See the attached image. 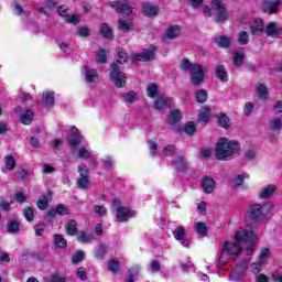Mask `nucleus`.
Segmentation results:
<instances>
[{
    "instance_id": "obj_55",
    "label": "nucleus",
    "mask_w": 282,
    "mask_h": 282,
    "mask_svg": "<svg viewBox=\"0 0 282 282\" xmlns=\"http://www.w3.org/2000/svg\"><path fill=\"white\" fill-rule=\"evenodd\" d=\"M118 57L120 58L119 61L122 62V65L126 63H129V56L127 55V52H124L123 48H118Z\"/></svg>"
},
{
    "instance_id": "obj_33",
    "label": "nucleus",
    "mask_w": 282,
    "mask_h": 282,
    "mask_svg": "<svg viewBox=\"0 0 282 282\" xmlns=\"http://www.w3.org/2000/svg\"><path fill=\"white\" fill-rule=\"evenodd\" d=\"M269 129L271 131H281L282 129V119L280 117H275L269 121Z\"/></svg>"
},
{
    "instance_id": "obj_49",
    "label": "nucleus",
    "mask_w": 282,
    "mask_h": 282,
    "mask_svg": "<svg viewBox=\"0 0 282 282\" xmlns=\"http://www.w3.org/2000/svg\"><path fill=\"white\" fill-rule=\"evenodd\" d=\"M6 166L8 171H13L14 166H17V160H14L13 155L6 156Z\"/></svg>"
},
{
    "instance_id": "obj_35",
    "label": "nucleus",
    "mask_w": 282,
    "mask_h": 282,
    "mask_svg": "<svg viewBox=\"0 0 282 282\" xmlns=\"http://www.w3.org/2000/svg\"><path fill=\"white\" fill-rule=\"evenodd\" d=\"M194 230L197 235H200V237H206L208 227L206 226V223L198 221L195 224Z\"/></svg>"
},
{
    "instance_id": "obj_15",
    "label": "nucleus",
    "mask_w": 282,
    "mask_h": 282,
    "mask_svg": "<svg viewBox=\"0 0 282 282\" xmlns=\"http://www.w3.org/2000/svg\"><path fill=\"white\" fill-rule=\"evenodd\" d=\"M155 58V48H145L141 53L134 55V61H142L149 63Z\"/></svg>"
},
{
    "instance_id": "obj_16",
    "label": "nucleus",
    "mask_w": 282,
    "mask_h": 282,
    "mask_svg": "<svg viewBox=\"0 0 282 282\" xmlns=\"http://www.w3.org/2000/svg\"><path fill=\"white\" fill-rule=\"evenodd\" d=\"M279 6H281V0H276L275 2L265 0L262 3V10L267 12V14H276L279 11Z\"/></svg>"
},
{
    "instance_id": "obj_43",
    "label": "nucleus",
    "mask_w": 282,
    "mask_h": 282,
    "mask_svg": "<svg viewBox=\"0 0 282 282\" xmlns=\"http://www.w3.org/2000/svg\"><path fill=\"white\" fill-rule=\"evenodd\" d=\"M54 243L57 248H67V239L61 234L54 236Z\"/></svg>"
},
{
    "instance_id": "obj_40",
    "label": "nucleus",
    "mask_w": 282,
    "mask_h": 282,
    "mask_svg": "<svg viewBox=\"0 0 282 282\" xmlns=\"http://www.w3.org/2000/svg\"><path fill=\"white\" fill-rule=\"evenodd\" d=\"M181 34V30H180V26L177 25H174V26H170L166 31V36L167 39H177V36H180Z\"/></svg>"
},
{
    "instance_id": "obj_9",
    "label": "nucleus",
    "mask_w": 282,
    "mask_h": 282,
    "mask_svg": "<svg viewBox=\"0 0 282 282\" xmlns=\"http://www.w3.org/2000/svg\"><path fill=\"white\" fill-rule=\"evenodd\" d=\"M110 8H112L118 14H127V17H131L133 14V7L127 3H120L118 1H113L109 3Z\"/></svg>"
},
{
    "instance_id": "obj_46",
    "label": "nucleus",
    "mask_w": 282,
    "mask_h": 282,
    "mask_svg": "<svg viewBox=\"0 0 282 282\" xmlns=\"http://www.w3.org/2000/svg\"><path fill=\"white\" fill-rule=\"evenodd\" d=\"M23 215L26 221H34V207H25L23 209Z\"/></svg>"
},
{
    "instance_id": "obj_31",
    "label": "nucleus",
    "mask_w": 282,
    "mask_h": 282,
    "mask_svg": "<svg viewBox=\"0 0 282 282\" xmlns=\"http://www.w3.org/2000/svg\"><path fill=\"white\" fill-rule=\"evenodd\" d=\"M32 120H34V112L30 109L25 110L20 117L22 124H32Z\"/></svg>"
},
{
    "instance_id": "obj_24",
    "label": "nucleus",
    "mask_w": 282,
    "mask_h": 282,
    "mask_svg": "<svg viewBox=\"0 0 282 282\" xmlns=\"http://www.w3.org/2000/svg\"><path fill=\"white\" fill-rule=\"evenodd\" d=\"M243 58H246V51H243V48L236 51L232 61L235 67H241V65H243Z\"/></svg>"
},
{
    "instance_id": "obj_11",
    "label": "nucleus",
    "mask_w": 282,
    "mask_h": 282,
    "mask_svg": "<svg viewBox=\"0 0 282 282\" xmlns=\"http://www.w3.org/2000/svg\"><path fill=\"white\" fill-rule=\"evenodd\" d=\"M141 8L143 10L144 17H149L150 19H153V17H158L160 12V7L151 2H143L141 4Z\"/></svg>"
},
{
    "instance_id": "obj_28",
    "label": "nucleus",
    "mask_w": 282,
    "mask_h": 282,
    "mask_svg": "<svg viewBox=\"0 0 282 282\" xmlns=\"http://www.w3.org/2000/svg\"><path fill=\"white\" fill-rule=\"evenodd\" d=\"M122 99L126 105H133V102H137L138 100V94L133 90L124 93Z\"/></svg>"
},
{
    "instance_id": "obj_53",
    "label": "nucleus",
    "mask_w": 282,
    "mask_h": 282,
    "mask_svg": "<svg viewBox=\"0 0 282 282\" xmlns=\"http://www.w3.org/2000/svg\"><path fill=\"white\" fill-rule=\"evenodd\" d=\"M139 274H140V268L138 267H134L128 270V279L131 281H133V279H138Z\"/></svg>"
},
{
    "instance_id": "obj_51",
    "label": "nucleus",
    "mask_w": 282,
    "mask_h": 282,
    "mask_svg": "<svg viewBox=\"0 0 282 282\" xmlns=\"http://www.w3.org/2000/svg\"><path fill=\"white\" fill-rule=\"evenodd\" d=\"M175 166L177 171H186V161L184 158L178 156L175 162Z\"/></svg>"
},
{
    "instance_id": "obj_42",
    "label": "nucleus",
    "mask_w": 282,
    "mask_h": 282,
    "mask_svg": "<svg viewBox=\"0 0 282 282\" xmlns=\"http://www.w3.org/2000/svg\"><path fill=\"white\" fill-rule=\"evenodd\" d=\"M218 126L223 127V129H228V127H230V118L221 112L218 117Z\"/></svg>"
},
{
    "instance_id": "obj_20",
    "label": "nucleus",
    "mask_w": 282,
    "mask_h": 282,
    "mask_svg": "<svg viewBox=\"0 0 282 282\" xmlns=\"http://www.w3.org/2000/svg\"><path fill=\"white\" fill-rule=\"evenodd\" d=\"M64 228L66 230V235L69 237H75V235H78V223L76 220L70 219L65 225Z\"/></svg>"
},
{
    "instance_id": "obj_2",
    "label": "nucleus",
    "mask_w": 282,
    "mask_h": 282,
    "mask_svg": "<svg viewBox=\"0 0 282 282\" xmlns=\"http://www.w3.org/2000/svg\"><path fill=\"white\" fill-rule=\"evenodd\" d=\"M239 151H241L239 142L236 140L230 141L227 138H220L216 143L215 155L217 160L226 161L239 154Z\"/></svg>"
},
{
    "instance_id": "obj_21",
    "label": "nucleus",
    "mask_w": 282,
    "mask_h": 282,
    "mask_svg": "<svg viewBox=\"0 0 282 282\" xmlns=\"http://www.w3.org/2000/svg\"><path fill=\"white\" fill-rule=\"evenodd\" d=\"M52 199V192H47L46 195H43L36 202V206L40 210H45L50 205V200Z\"/></svg>"
},
{
    "instance_id": "obj_61",
    "label": "nucleus",
    "mask_w": 282,
    "mask_h": 282,
    "mask_svg": "<svg viewBox=\"0 0 282 282\" xmlns=\"http://www.w3.org/2000/svg\"><path fill=\"white\" fill-rule=\"evenodd\" d=\"M218 263L219 265H226V263H228V253L225 251V249H223L220 252Z\"/></svg>"
},
{
    "instance_id": "obj_34",
    "label": "nucleus",
    "mask_w": 282,
    "mask_h": 282,
    "mask_svg": "<svg viewBox=\"0 0 282 282\" xmlns=\"http://www.w3.org/2000/svg\"><path fill=\"white\" fill-rule=\"evenodd\" d=\"M94 239V234H87L85 231H80V234L77 236V241H79V243H91Z\"/></svg>"
},
{
    "instance_id": "obj_56",
    "label": "nucleus",
    "mask_w": 282,
    "mask_h": 282,
    "mask_svg": "<svg viewBox=\"0 0 282 282\" xmlns=\"http://www.w3.org/2000/svg\"><path fill=\"white\" fill-rule=\"evenodd\" d=\"M108 268L110 270V272H118V270H120V262H118L117 260H110L108 263Z\"/></svg>"
},
{
    "instance_id": "obj_29",
    "label": "nucleus",
    "mask_w": 282,
    "mask_h": 282,
    "mask_svg": "<svg viewBox=\"0 0 282 282\" xmlns=\"http://www.w3.org/2000/svg\"><path fill=\"white\" fill-rule=\"evenodd\" d=\"M42 102L46 108L54 107V93H44L42 95Z\"/></svg>"
},
{
    "instance_id": "obj_1",
    "label": "nucleus",
    "mask_w": 282,
    "mask_h": 282,
    "mask_svg": "<svg viewBox=\"0 0 282 282\" xmlns=\"http://www.w3.org/2000/svg\"><path fill=\"white\" fill-rule=\"evenodd\" d=\"M274 206L272 203L268 202L263 205L252 204L245 213L246 227H239L235 239L238 241H243L247 246L248 254H252L257 250V242L259 241V236L254 230H257L259 221L265 219L268 215H272Z\"/></svg>"
},
{
    "instance_id": "obj_4",
    "label": "nucleus",
    "mask_w": 282,
    "mask_h": 282,
    "mask_svg": "<svg viewBox=\"0 0 282 282\" xmlns=\"http://www.w3.org/2000/svg\"><path fill=\"white\" fill-rule=\"evenodd\" d=\"M120 65H122L120 59L110 65V80L119 88L127 85V75L120 69Z\"/></svg>"
},
{
    "instance_id": "obj_48",
    "label": "nucleus",
    "mask_w": 282,
    "mask_h": 282,
    "mask_svg": "<svg viewBox=\"0 0 282 282\" xmlns=\"http://www.w3.org/2000/svg\"><path fill=\"white\" fill-rule=\"evenodd\" d=\"M184 131L187 135H193L197 131V128L193 121H188L184 127Z\"/></svg>"
},
{
    "instance_id": "obj_23",
    "label": "nucleus",
    "mask_w": 282,
    "mask_h": 282,
    "mask_svg": "<svg viewBox=\"0 0 282 282\" xmlns=\"http://www.w3.org/2000/svg\"><path fill=\"white\" fill-rule=\"evenodd\" d=\"M215 43L218 47L226 50V48L230 47V43H232V40L230 37H228V35H220L215 39Z\"/></svg>"
},
{
    "instance_id": "obj_27",
    "label": "nucleus",
    "mask_w": 282,
    "mask_h": 282,
    "mask_svg": "<svg viewBox=\"0 0 282 282\" xmlns=\"http://www.w3.org/2000/svg\"><path fill=\"white\" fill-rule=\"evenodd\" d=\"M210 106L203 107L198 112V121L199 122H208L210 118Z\"/></svg>"
},
{
    "instance_id": "obj_13",
    "label": "nucleus",
    "mask_w": 282,
    "mask_h": 282,
    "mask_svg": "<svg viewBox=\"0 0 282 282\" xmlns=\"http://www.w3.org/2000/svg\"><path fill=\"white\" fill-rule=\"evenodd\" d=\"M249 261L245 260L241 265L237 267L230 272V279L231 281H241V276H243V272L248 270Z\"/></svg>"
},
{
    "instance_id": "obj_54",
    "label": "nucleus",
    "mask_w": 282,
    "mask_h": 282,
    "mask_svg": "<svg viewBox=\"0 0 282 282\" xmlns=\"http://www.w3.org/2000/svg\"><path fill=\"white\" fill-rule=\"evenodd\" d=\"M268 257H270V249L264 248L260 251L259 261L261 263H265V261H268Z\"/></svg>"
},
{
    "instance_id": "obj_58",
    "label": "nucleus",
    "mask_w": 282,
    "mask_h": 282,
    "mask_svg": "<svg viewBox=\"0 0 282 282\" xmlns=\"http://www.w3.org/2000/svg\"><path fill=\"white\" fill-rule=\"evenodd\" d=\"M181 69L183 72H192L193 70V64H191V61L188 59H183L182 63H181Z\"/></svg>"
},
{
    "instance_id": "obj_44",
    "label": "nucleus",
    "mask_w": 282,
    "mask_h": 282,
    "mask_svg": "<svg viewBox=\"0 0 282 282\" xmlns=\"http://www.w3.org/2000/svg\"><path fill=\"white\" fill-rule=\"evenodd\" d=\"M96 62L100 63L101 65H105L107 63V51L105 48H101L96 55H95Z\"/></svg>"
},
{
    "instance_id": "obj_50",
    "label": "nucleus",
    "mask_w": 282,
    "mask_h": 282,
    "mask_svg": "<svg viewBox=\"0 0 282 282\" xmlns=\"http://www.w3.org/2000/svg\"><path fill=\"white\" fill-rule=\"evenodd\" d=\"M78 158L80 160H89V158H91V152L86 150L85 148H79L78 149Z\"/></svg>"
},
{
    "instance_id": "obj_18",
    "label": "nucleus",
    "mask_w": 282,
    "mask_h": 282,
    "mask_svg": "<svg viewBox=\"0 0 282 282\" xmlns=\"http://www.w3.org/2000/svg\"><path fill=\"white\" fill-rule=\"evenodd\" d=\"M173 105V99L171 98H164V97H159L154 101V109L158 111H162V109H169Z\"/></svg>"
},
{
    "instance_id": "obj_12",
    "label": "nucleus",
    "mask_w": 282,
    "mask_h": 282,
    "mask_svg": "<svg viewBox=\"0 0 282 282\" xmlns=\"http://www.w3.org/2000/svg\"><path fill=\"white\" fill-rule=\"evenodd\" d=\"M116 217L117 221L122 224L124 221H129L130 217H135V212H131L129 207H122L117 209Z\"/></svg>"
},
{
    "instance_id": "obj_41",
    "label": "nucleus",
    "mask_w": 282,
    "mask_h": 282,
    "mask_svg": "<svg viewBox=\"0 0 282 282\" xmlns=\"http://www.w3.org/2000/svg\"><path fill=\"white\" fill-rule=\"evenodd\" d=\"M196 101L203 105V102H206L208 100V91L206 89H199L195 94Z\"/></svg>"
},
{
    "instance_id": "obj_19",
    "label": "nucleus",
    "mask_w": 282,
    "mask_h": 282,
    "mask_svg": "<svg viewBox=\"0 0 282 282\" xmlns=\"http://www.w3.org/2000/svg\"><path fill=\"white\" fill-rule=\"evenodd\" d=\"M202 188L204 193L210 195V193L215 191V180H213L210 176H205L202 181Z\"/></svg>"
},
{
    "instance_id": "obj_37",
    "label": "nucleus",
    "mask_w": 282,
    "mask_h": 282,
    "mask_svg": "<svg viewBox=\"0 0 282 282\" xmlns=\"http://www.w3.org/2000/svg\"><path fill=\"white\" fill-rule=\"evenodd\" d=\"M180 120H182V112L180 110H173L167 118L169 124H177Z\"/></svg>"
},
{
    "instance_id": "obj_6",
    "label": "nucleus",
    "mask_w": 282,
    "mask_h": 282,
    "mask_svg": "<svg viewBox=\"0 0 282 282\" xmlns=\"http://www.w3.org/2000/svg\"><path fill=\"white\" fill-rule=\"evenodd\" d=\"M236 241L237 242L226 241L224 243L223 250H225L226 253L229 254L230 257H237L238 254H241V245H239V243H243L246 246L247 254H250V253H248V245H246V242H243V240L236 239Z\"/></svg>"
},
{
    "instance_id": "obj_59",
    "label": "nucleus",
    "mask_w": 282,
    "mask_h": 282,
    "mask_svg": "<svg viewBox=\"0 0 282 282\" xmlns=\"http://www.w3.org/2000/svg\"><path fill=\"white\" fill-rule=\"evenodd\" d=\"M76 276L82 281H87V270H85L83 267L78 268L76 271Z\"/></svg>"
},
{
    "instance_id": "obj_7",
    "label": "nucleus",
    "mask_w": 282,
    "mask_h": 282,
    "mask_svg": "<svg viewBox=\"0 0 282 282\" xmlns=\"http://www.w3.org/2000/svg\"><path fill=\"white\" fill-rule=\"evenodd\" d=\"M189 78L195 87H199L204 83V67L200 64H193Z\"/></svg>"
},
{
    "instance_id": "obj_22",
    "label": "nucleus",
    "mask_w": 282,
    "mask_h": 282,
    "mask_svg": "<svg viewBox=\"0 0 282 282\" xmlns=\"http://www.w3.org/2000/svg\"><path fill=\"white\" fill-rule=\"evenodd\" d=\"M256 91L258 94L259 100H268L269 91H268V86H265V84L257 83Z\"/></svg>"
},
{
    "instance_id": "obj_63",
    "label": "nucleus",
    "mask_w": 282,
    "mask_h": 282,
    "mask_svg": "<svg viewBox=\"0 0 282 282\" xmlns=\"http://www.w3.org/2000/svg\"><path fill=\"white\" fill-rule=\"evenodd\" d=\"M77 36L87 39V36H89V29L87 26H79L77 31Z\"/></svg>"
},
{
    "instance_id": "obj_5",
    "label": "nucleus",
    "mask_w": 282,
    "mask_h": 282,
    "mask_svg": "<svg viewBox=\"0 0 282 282\" xmlns=\"http://www.w3.org/2000/svg\"><path fill=\"white\" fill-rule=\"evenodd\" d=\"M79 177L77 178V186L82 191H89L91 188V180L89 178V169L85 164L77 166Z\"/></svg>"
},
{
    "instance_id": "obj_38",
    "label": "nucleus",
    "mask_w": 282,
    "mask_h": 282,
    "mask_svg": "<svg viewBox=\"0 0 282 282\" xmlns=\"http://www.w3.org/2000/svg\"><path fill=\"white\" fill-rule=\"evenodd\" d=\"M256 23L257 25L251 26V34H253V36H261V34H263V21L257 20Z\"/></svg>"
},
{
    "instance_id": "obj_30",
    "label": "nucleus",
    "mask_w": 282,
    "mask_h": 282,
    "mask_svg": "<svg viewBox=\"0 0 282 282\" xmlns=\"http://www.w3.org/2000/svg\"><path fill=\"white\" fill-rule=\"evenodd\" d=\"M7 230L11 235H17V232H20L21 226H20L19 221H17V220H9L7 223Z\"/></svg>"
},
{
    "instance_id": "obj_26",
    "label": "nucleus",
    "mask_w": 282,
    "mask_h": 282,
    "mask_svg": "<svg viewBox=\"0 0 282 282\" xmlns=\"http://www.w3.org/2000/svg\"><path fill=\"white\" fill-rule=\"evenodd\" d=\"M117 23H118V29L121 32H129L131 30V26L133 25L130 18H128L126 20L120 18V19H118Z\"/></svg>"
},
{
    "instance_id": "obj_14",
    "label": "nucleus",
    "mask_w": 282,
    "mask_h": 282,
    "mask_svg": "<svg viewBox=\"0 0 282 282\" xmlns=\"http://www.w3.org/2000/svg\"><path fill=\"white\" fill-rule=\"evenodd\" d=\"M173 237L176 239V241H180L184 248H188L189 242L188 239H186V230L184 227L178 226L173 231Z\"/></svg>"
},
{
    "instance_id": "obj_36",
    "label": "nucleus",
    "mask_w": 282,
    "mask_h": 282,
    "mask_svg": "<svg viewBox=\"0 0 282 282\" xmlns=\"http://www.w3.org/2000/svg\"><path fill=\"white\" fill-rule=\"evenodd\" d=\"M85 76L87 83H96L98 80V70L86 67Z\"/></svg>"
},
{
    "instance_id": "obj_3",
    "label": "nucleus",
    "mask_w": 282,
    "mask_h": 282,
    "mask_svg": "<svg viewBox=\"0 0 282 282\" xmlns=\"http://www.w3.org/2000/svg\"><path fill=\"white\" fill-rule=\"evenodd\" d=\"M210 7L216 23H226L230 19V13L223 0H212Z\"/></svg>"
},
{
    "instance_id": "obj_39",
    "label": "nucleus",
    "mask_w": 282,
    "mask_h": 282,
    "mask_svg": "<svg viewBox=\"0 0 282 282\" xmlns=\"http://www.w3.org/2000/svg\"><path fill=\"white\" fill-rule=\"evenodd\" d=\"M237 42L240 45H248L250 43V35L246 31H240L237 36Z\"/></svg>"
},
{
    "instance_id": "obj_57",
    "label": "nucleus",
    "mask_w": 282,
    "mask_h": 282,
    "mask_svg": "<svg viewBox=\"0 0 282 282\" xmlns=\"http://www.w3.org/2000/svg\"><path fill=\"white\" fill-rule=\"evenodd\" d=\"M85 259V252L83 251H77L73 257H72V263H80Z\"/></svg>"
},
{
    "instance_id": "obj_62",
    "label": "nucleus",
    "mask_w": 282,
    "mask_h": 282,
    "mask_svg": "<svg viewBox=\"0 0 282 282\" xmlns=\"http://www.w3.org/2000/svg\"><path fill=\"white\" fill-rule=\"evenodd\" d=\"M262 265H263V262H261L260 260H258L257 262H253L251 264V270L253 274H259V272H261Z\"/></svg>"
},
{
    "instance_id": "obj_17",
    "label": "nucleus",
    "mask_w": 282,
    "mask_h": 282,
    "mask_svg": "<svg viewBox=\"0 0 282 282\" xmlns=\"http://www.w3.org/2000/svg\"><path fill=\"white\" fill-rule=\"evenodd\" d=\"M276 193V185L270 184L267 185L265 187H262L260 193H259V198L260 199H270Z\"/></svg>"
},
{
    "instance_id": "obj_64",
    "label": "nucleus",
    "mask_w": 282,
    "mask_h": 282,
    "mask_svg": "<svg viewBox=\"0 0 282 282\" xmlns=\"http://www.w3.org/2000/svg\"><path fill=\"white\" fill-rule=\"evenodd\" d=\"M163 153L167 158H171V155L175 154V145L173 144L167 145L166 148H164Z\"/></svg>"
},
{
    "instance_id": "obj_45",
    "label": "nucleus",
    "mask_w": 282,
    "mask_h": 282,
    "mask_svg": "<svg viewBox=\"0 0 282 282\" xmlns=\"http://www.w3.org/2000/svg\"><path fill=\"white\" fill-rule=\"evenodd\" d=\"M105 254H107V245H98L95 253L96 259H105Z\"/></svg>"
},
{
    "instance_id": "obj_8",
    "label": "nucleus",
    "mask_w": 282,
    "mask_h": 282,
    "mask_svg": "<svg viewBox=\"0 0 282 282\" xmlns=\"http://www.w3.org/2000/svg\"><path fill=\"white\" fill-rule=\"evenodd\" d=\"M264 34L271 39H281L282 28L276 22H269L264 28Z\"/></svg>"
},
{
    "instance_id": "obj_10",
    "label": "nucleus",
    "mask_w": 282,
    "mask_h": 282,
    "mask_svg": "<svg viewBox=\"0 0 282 282\" xmlns=\"http://www.w3.org/2000/svg\"><path fill=\"white\" fill-rule=\"evenodd\" d=\"M83 141V137L80 135V132H78V128L72 127L70 128V134L67 137V143L73 147V149H76L80 145V142Z\"/></svg>"
},
{
    "instance_id": "obj_52",
    "label": "nucleus",
    "mask_w": 282,
    "mask_h": 282,
    "mask_svg": "<svg viewBox=\"0 0 282 282\" xmlns=\"http://www.w3.org/2000/svg\"><path fill=\"white\" fill-rule=\"evenodd\" d=\"M57 215H61L62 217L65 215H69V207H67L65 204H58L56 206Z\"/></svg>"
},
{
    "instance_id": "obj_60",
    "label": "nucleus",
    "mask_w": 282,
    "mask_h": 282,
    "mask_svg": "<svg viewBox=\"0 0 282 282\" xmlns=\"http://www.w3.org/2000/svg\"><path fill=\"white\" fill-rule=\"evenodd\" d=\"M36 237H43V232H45V224L40 223L34 227Z\"/></svg>"
},
{
    "instance_id": "obj_47",
    "label": "nucleus",
    "mask_w": 282,
    "mask_h": 282,
    "mask_svg": "<svg viewBox=\"0 0 282 282\" xmlns=\"http://www.w3.org/2000/svg\"><path fill=\"white\" fill-rule=\"evenodd\" d=\"M147 94L149 98H155V96H158V84L155 83L149 84L147 88Z\"/></svg>"
},
{
    "instance_id": "obj_25",
    "label": "nucleus",
    "mask_w": 282,
    "mask_h": 282,
    "mask_svg": "<svg viewBox=\"0 0 282 282\" xmlns=\"http://www.w3.org/2000/svg\"><path fill=\"white\" fill-rule=\"evenodd\" d=\"M215 74L218 80H221L223 83H228V72H226V67L224 65L216 66Z\"/></svg>"
},
{
    "instance_id": "obj_32",
    "label": "nucleus",
    "mask_w": 282,
    "mask_h": 282,
    "mask_svg": "<svg viewBox=\"0 0 282 282\" xmlns=\"http://www.w3.org/2000/svg\"><path fill=\"white\" fill-rule=\"evenodd\" d=\"M100 32L104 39H109V40L113 39V30L111 29V26H109V24L102 23L100 28Z\"/></svg>"
}]
</instances>
